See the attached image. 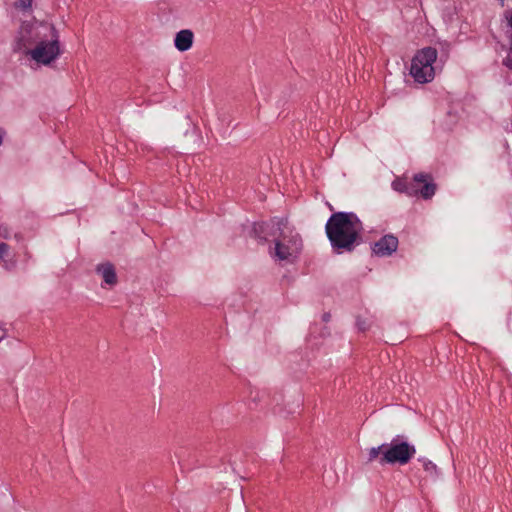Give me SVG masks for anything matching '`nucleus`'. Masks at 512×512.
<instances>
[{
  "label": "nucleus",
  "instance_id": "nucleus-1",
  "mask_svg": "<svg viewBox=\"0 0 512 512\" xmlns=\"http://www.w3.org/2000/svg\"><path fill=\"white\" fill-rule=\"evenodd\" d=\"M15 51H23L37 64L50 65L61 55L60 37L47 22H24L19 30Z\"/></svg>",
  "mask_w": 512,
  "mask_h": 512
},
{
  "label": "nucleus",
  "instance_id": "nucleus-2",
  "mask_svg": "<svg viewBox=\"0 0 512 512\" xmlns=\"http://www.w3.org/2000/svg\"><path fill=\"white\" fill-rule=\"evenodd\" d=\"M326 234L333 248L352 250L362 231V224L353 213L337 212L327 221Z\"/></svg>",
  "mask_w": 512,
  "mask_h": 512
},
{
  "label": "nucleus",
  "instance_id": "nucleus-3",
  "mask_svg": "<svg viewBox=\"0 0 512 512\" xmlns=\"http://www.w3.org/2000/svg\"><path fill=\"white\" fill-rule=\"evenodd\" d=\"M273 243L270 254L279 261L293 262L300 255L303 247L301 236L285 219L277 221L273 232Z\"/></svg>",
  "mask_w": 512,
  "mask_h": 512
},
{
  "label": "nucleus",
  "instance_id": "nucleus-4",
  "mask_svg": "<svg viewBox=\"0 0 512 512\" xmlns=\"http://www.w3.org/2000/svg\"><path fill=\"white\" fill-rule=\"evenodd\" d=\"M438 52L435 48L425 47L414 55L411 60L410 75L420 84L431 82L435 77L434 64Z\"/></svg>",
  "mask_w": 512,
  "mask_h": 512
},
{
  "label": "nucleus",
  "instance_id": "nucleus-5",
  "mask_svg": "<svg viewBox=\"0 0 512 512\" xmlns=\"http://www.w3.org/2000/svg\"><path fill=\"white\" fill-rule=\"evenodd\" d=\"M416 449L406 441L393 439L390 444H386L383 456L380 457V464H407L415 455Z\"/></svg>",
  "mask_w": 512,
  "mask_h": 512
},
{
  "label": "nucleus",
  "instance_id": "nucleus-6",
  "mask_svg": "<svg viewBox=\"0 0 512 512\" xmlns=\"http://www.w3.org/2000/svg\"><path fill=\"white\" fill-rule=\"evenodd\" d=\"M398 239L393 235H385L373 246V252L378 256H390L397 250Z\"/></svg>",
  "mask_w": 512,
  "mask_h": 512
},
{
  "label": "nucleus",
  "instance_id": "nucleus-7",
  "mask_svg": "<svg viewBox=\"0 0 512 512\" xmlns=\"http://www.w3.org/2000/svg\"><path fill=\"white\" fill-rule=\"evenodd\" d=\"M194 42V33L190 29H183L176 33L174 46L180 52L188 51L192 48Z\"/></svg>",
  "mask_w": 512,
  "mask_h": 512
},
{
  "label": "nucleus",
  "instance_id": "nucleus-8",
  "mask_svg": "<svg viewBox=\"0 0 512 512\" xmlns=\"http://www.w3.org/2000/svg\"><path fill=\"white\" fill-rule=\"evenodd\" d=\"M413 180L424 184L422 189L418 190V193H420L424 199H429L435 194L436 185L432 182V178L429 174L417 173L414 175Z\"/></svg>",
  "mask_w": 512,
  "mask_h": 512
},
{
  "label": "nucleus",
  "instance_id": "nucleus-9",
  "mask_svg": "<svg viewBox=\"0 0 512 512\" xmlns=\"http://www.w3.org/2000/svg\"><path fill=\"white\" fill-rule=\"evenodd\" d=\"M97 273L101 275L103 281L107 285H115L117 282V276L115 269L112 264L104 263L97 267Z\"/></svg>",
  "mask_w": 512,
  "mask_h": 512
},
{
  "label": "nucleus",
  "instance_id": "nucleus-10",
  "mask_svg": "<svg viewBox=\"0 0 512 512\" xmlns=\"http://www.w3.org/2000/svg\"><path fill=\"white\" fill-rule=\"evenodd\" d=\"M391 186H392L393 190L400 192V193H405L408 196L418 195V189H416L414 187V185L409 184L405 178H400V177L396 178L392 182Z\"/></svg>",
  "mask_w": 512,
  "mask_h": 512
},
{
  "label": "nucleus",
  "instance_id": "nucleus-11",
  "mask_svg": "<svg viewBox=\"0 0 512 512\" xmlns=\"http://www.w3.org/2000/svg\"><path fill=\"white\" fill-rule=\"evenodd\" d=\"M386 449V444H382L378 447H372L368 451V460L374 461L376 460L380 454L383 455V451Z\"/></svg>",
  "mask_w": 512,
  "mask_h": 512
},
{
  "label": "nucleus",
  "instance_id": "nucleus-12",
  "mask_svg": "<svg viewBox=\"0 0 512 512\" xmlns=\"http://www.w3.org/2000/svg\"><path fill=\"white\" fill-rule=\"evenodd\" d=\"M419 461L422 463V466L426 472H428L430 475L436 474L437 467L434 463L427 459H420Z\"/></svg>",
  "mask_w": 512,
  "mask_h": 512
},
{
  "label": "nucleus",
  "instance_id": "nucleus-13",
  "mask_svg": "<svg viewBox=\"0 0 512 512\" xmlns=\"http://www.w3.org/2000/svg\"><path fill=\"white\" fill-rule=\"evenodd\" d=\"M9 245L2 242L0 243V263L4 260V258L7 256L9 252Z\"/></svg>",
  "mask_w": 512,
  "mask_h": 512
},
{
  "label": "nucleus",
  "instance_id": "nucleus-14",
  "mask_svg": "<svg viewBox=\"0 0 512 512\" xmlns=\"http://www.w3.org/2000/svg\"><path fill=\"white\" fill-rule=\"evenodd\" d=\"M34 0H18V6L22 9H28L32 6Z\"/></svg>",
  "mask_w": 512,
  "mask_h": 512
},
{
  "label": "nucleus",
  "instance_id": "nucleus-15",
  "mask_svg": "<svg viewBox=\"0 0 512 512\" xmlns=\"http://www.w3.org/2000/svg\"><path fill=\"white\" fill-rule=\"evenodd\" d=\"M504 64L505 66H507L508 68L512 69V59L511 58H506L504 60Z\"/></svg>",
  "mask_w": 512,
  "mask_h": 512
},
{
  "label": "nucleus",
  "instance_id": "nucleus-16",
  "mask_svg": "<svg viewBox=\"0 0 512 512\" xmlns=\"http://www.w3.org/2000/svg\"><path fill=\"white\" fill-rule=\"evenodd\" d=\"M4 338V333L0 331V341Z\"/></svg>",
  "mask_w": 512,
  "mask_h": 512
},
{
  "label": "nucleus",
  "instance_id": "nucleus-17",
  "mask_svg": "<svg viewBox=\"0 0 512 512\" xmlns=\"http://www.w3.org/2000/svg\"><path fill=\"white\" fill-rule=\"evenodd\" d=\"M509 23H510V25L512 26V16H511V17H510V19H509Z\"/></svg>",
  "mask_w": 512,
  "mask_h": 512
},
{
  "label": "nucleus",
  "instance_id": "nucleus-18",
  "mask_svg": "<svg viewBox=\"0 0 512 512\" xmlns=\"http://www.w3.org/2000/svg\"><path fill=\"white\" fill-rule=\"evenodd\" d=\"M499 1L501 2V5H503V4H504V0H499Z\"/></svg>",
  "mask_w": 512,
  "mask_h": 512
}]
</instances>
